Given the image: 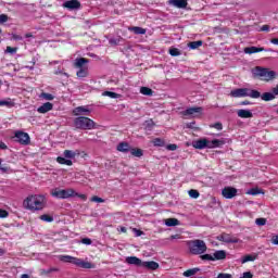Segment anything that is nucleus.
Segmentation results:
<instances>
[{
	"label": "nucleus",
	"mask_w": 278,
	"mask_h": 278,
	"mask_svg": "<svg viewBox=\"0 0 278 278\" xmlns=\"http://www.w3.org/2000/svg\"><path fill=\"white\" fill-rule=\"evenodd\" d=\"M81 243H83V244L90 245V244H92V239H90V238H84V239H81Z\"/></svg>",
	"instance_id": "obj_53"
},
{
	"label": "nucleus",
	"mask_w": 278,
	"mask_h": 278,
	"mask_svg": "<svg viewBox=\"0 0 278 278\" xmlns=\"http://www.w3.org/2000/svg\"><path fill=\"white\" fill-rule=\"evenodd\" d=\"M239 118H253V113L250 110L241 109L237 112Z\"/></svg>",
	"instance_id": "obj_24"
},
{
	"label": "nucleus",
	"mask_w": 278,
	"mask_h": 278,
	"mask_svg": "<svg viewBox=\"0 0 278 278\" xmlns=\"http://www.w3.org/2000/svg\"><path fill=\"white\" fill-rule=\"evenodd\" d=\"M230 97L240 99L242 97H250V99H260L261 94L258 90L249 88H238L230 91Z\"/></svg>",
	"instance_id": "obj_4"
},
{
	"label": "nucleus",
	"mask_w": 278,
	"mask_h": 278,
	"mask_svg": "<svg viewBox=\"0 0 278 278\" xmlns=\"http://www.w3.org/2000/svg\"><path fill=\"white\" fill-rule=\"evenodd\" d=\"M244 53H247L248 55H252V53H262V51H266V49H264V47H255V46H252V47H247L244 48Z\"/></svg>",
	"instance_id": "obj_19"
},
{
	"label": "nucleus",
	"mask_w": 278,
	"mask_h": 278,
	"mask_svg": "<svg viewBox=\"0 0 278 278\" xmlns=\"http://www.w3.org/2000/svg\"><path fill=\"white\" fill-rule=\"evenodd\" d=\"M8 14H0V25H3V23H8L9 21Z\"/></svg>",
	"instance_id": "obj_46"
},
{
	"label": "nucleus",
	"mask_w": 278,
	"mask_h": 278,
	"mask_svg": "<svg viewBox=\"0 0 278 278\" xmlns=\"http://www.w3.org/2000/svg\"><path fill=\"white\" fill-rule=\"evenodd\" d=\"M17 50H18L17 48H12L10 46L7 47V53L14 54L16 53Z\"/></svg>",
	"instance_id": "obj_52"
},
{
	"label": "nucleus",
	"mask_w": 278,
	"mask_h": 278,
	"mask_svg": "<svg viewBox=\"0 0 278 278\" xmlns=\"http://www.w3.org/2000/svg\"><path fill=\"white\" fill-rule=\"evenodd\" d=\"M211 128L217 129V131H223V123L217 122L215 124L210 125Z\"/></svg>",
	"instance_id": "obj_42"
},
{
	"label": "nucleus",
	"mask_w": 278,
	"mask_h": 278,
	"mask_svg": "<svg viewBox=\"0 0 278 278\" xmlns=\"http://www.w3.org/2000/svg\"><path fill=\"white\" fill-rule=\"evenodd\" d=\"M219 242H226V244H238L239 239L238 237L231 236L230 233L223 232L217 237Z\"/></svg>",
	"instance_id": "obj_11"
},
{
	"label": "nucleus",
	"mask_w": 278,
	"mask_h": 278,
	"mask_svg": "<svg viewBox=\"0 0 278 278\" xmlns=\"http://www.w3.org/2000/svg\"><path fill=\"white\" fill-rule=\"evenodd\" d=\"M202 113H203V108L192 106L182 111V116H194V114H202Z\"/></svg>",
	"instance_id": "obj_15"
},
{
	"label": "nucleus",
	"mask_w": 278,
	"mask_h": 278,
	"mask_svg": "<svg viewBox=\"0 0 278 278\" xmlns=\"http://www.w3.org/2000/svg\"><path fill=\"white\" fill-rule=\"evenodd\" d=\"M130 153L135 157H142V155H144V152L140 148H132V149H130Z\"/></svg>",
	"instance_id": "obj_31"
},
{
	"label": "nucleus",
	"mask_w": 278,
	"mask_h": 278,
	"mask_svg": "<svg viewBox=\"0 0 278 278\" xmlns=\"http://www.w3.org/2000/svg\"><path fill=\"white\" fill-rule=\"evenodd\" d=\"M88 62L90 61L86 58H78L74 62V68H85L84 65L88 64Z\"/></svg>",
	"instance_id": "obj_23"
},
{
	"label": "nucleus",
	"mask_w": 278,
	"mask_h": 278,
	"mask_svg": "<svg viewBox=\"0 0 278 278\" xmlns=\"http://www.w3.org/2000/svg\"><path fill=\"white\" fill-rule=\"evenodd\" d=\"M92 203H105V200L103 198H99L98 195H93L91 198Z\"/></svg>",
	"instance_id": "obj_45"
},
{
	"label": "nucleus",
	"mask_w": 278,
	"mask_h": 278,
	"mask_svg": "<svg viewBox=\"0 0 278 278\" xmlns=\"http://www.w3.org/2000/svg\"><path fill=\"white\" fill-rule=\"evenodd\" d=\"M51 110H53V103L46 102L37 109V112L39 114H47V112H51Z\"/></svg>",
	"instance_id": "obj_17"
},
{
	"label": "nucleus",
	"mask_w": 278,
	"mask_h": 278,
	"mask_svg": "<svg viewBox=\"0 0 278 278\" xmlns=\"http://www.w3.org/2000/svg\"><path fill=\"white\" fill-rule=\"evenodd\" d=\"M167 151H177V144L169 143L166 146Z\"/></svg>",
	"instance_id": "obj_50"
},
{
	"label": "nucleus",
	"mask_w": 278,
	"mask_h": 278,
	"mask_svg": "<svg viewBox=\"0 0 278 278\" xmlns=\"http://www.w3.org/2000/svg\"><path fill=\"white\" fill-rule=\"evenodd\" d=\"M187 247L191 255H204L203 253L207 251V244L201 239L188 241Z\"/></svg>",
	"instance_id": "obj_3"
},
{
	"label": "nucleus",
	"mask_w": 278,
	"mask_h": 278,
	"mask_svg": "<svg viewBox=\"0 0 278 278\" xmlns=\"http://www.w3.org/2000/svg\"><path fill=\"white\" fill-rule=\"evenodd\" d=\"M13 40H23V37L16 34L12 35Z\"/></svg>",
	"instance_id": "obj_59"
},
{
	"label": "nucleus",
	"mask_w": 278,
	"mask_h": 278,
	"mask_svg": "<svg viewBox=\"0 0 278 278\" xmlns=\"http://www.w3.org/2000/svg\"><path fill=\"white\" fill-rule=\"evenodd\" d=\"M248 194H251L252 197H257V194H262V189L252 188L248 191Z\"/></svg>",
	"instance_id": "obj_39"
},
{
	"label": "nucleus",
	"mask_w": 278,
	"mask_h": 278,
	"mask_svg": "<svg viewBox=\"0 0 278 278\" xmlns=\"http://www.w3.org/2000/svg\"><path fill=\"white\" fill-rule=\"evenodd\" d=\"M126 264L131 266H142V260L138 258V256H128L126 257Z\"/></svg>",
	"instance_id": "obj_18"
},
{
	"label": "nucleus",
	"mask_w": 278,
	"mask_h": 278,
	"mask_svg": "<svg viewBox=\"0 0 278 278\" xmlns=\"http://www.w3.org/2000/svg\"><path fill=\"white\" fill-rule=\"evenodd\" d=\"M217 278H233V276L231 274L220 273L217 275Z\"/></svg>",
	"instance_id": "obj_51"
},
{
	"label": "nucleus",
	"mask_w": 278,
	"mask_h": 278,
	"mask_svg": "<svg viewBox=\"0 0 278 278\" xmlns=\"http://www.w3.org/2000/svg\"><path fill=\"white\" fill-rule=\"evenodd\" d=\"M14 102L12 100H0V108L5 106V108H14Z\"/></svg>",
	"instance_id": "obj_36"
},
{
	"label": "nucleus",
	"mask_w": 278,
	"mask_h": 278,
	"mask_svg": "<svg viewBox=\"0 0 278 278\" xmlns=\"http://www.w3.org/2000/svg\"><path fill=\"white\" fill-rule=\"evenodd\" d=\"M129 31H134L137 36H144L147 34V29L140 27V26H132L128 28Z\"/></svg>",
	"instance_id": "obj_26"
},
{
	"label": "nucleus",
	"mask_w": 278,
	"mask_h": 278,
	"mask_svg": "<svg viewBox=\"0 0 278 278\" xmlns=\"http://www.w3.org/2000/svg\"><path fill=\"white\" fill-rule=\"evenodd\" d=\"M51 197H54V199H71L75 197V189L54 188L51 190Z\"/></svg>",
	"instance_id": "obj_8"
},
{
	"label": "nucleus",
	"mask_w": 278,
	"mask_h": 278,
	"mask_svg": "<svg viewBox=\"0 0 278 278\" xmlns=\"http://www.w3.org/2000/svg\"><path fill=\"white\" fill-rule=\"evenodd\" d=\"M194 125H197V123L191 122V123L187 124V127H188L189 129H194Z\"/></svg>",
	"instance_id": "obj_60"
},
{
	"label": "nucleus",
	"mask_w": 278,
	"mask_h": 278,
	"mask_svg": "<svg viewBox=\"0 0 278 278\" xmlns=\"http://www.w3.org/2000/svg\"><path fill=\"white\" fill-rule=\"evenodd\" d=\"M255 223H256V225L262 227V226L266 225V218H256Z\"/></svg>",
	"instance_id": "obj_48"
},
{
	"label": "nucleus",
	"mask_w": 278,
	"mask_h": 278,
	"mask_svg": "<svg viewBox=\"0 0 278 278\" xmlns=\"http://www.w3.org/2000/svg\"><path fill=\"white\" fill-rule=\"evenodd\" d=\"M180 238H181L180 235H172V236L169 237V240H179Z\"/></svg>",
	"instance_id": "obj_58"
},
{
	"label": "nucleus",
	"mask_w": 278,
	"mask_h": 278,
	"mask_svg": "<svg viewBox=\"0 0 278 278\" xmlns=\"http://www.w3.org/2000/svg\"><path fill=\"white\" fill-rule=\"evenodd\" d=\"M210 140L207 138H202L193 141L192 147L193 149H199L202 151V149H208Z\"/></svg>",
	"instance_id": "obj_13"
},
{
	"label": "nucleus",
	"mask_w": 278,
	"mask_h": 278,
	"mask_svg": "<svg viewBox=\"0 0 278 278\" xmlns=\"http://www.w3.org/2000/svg\"><path fill=\"white\" fill-rule=\"evenodd\" d=\"M225 140L223 139H213L208 140V149H220V147H224Z\"/></svg>",
	"instance_id": "obj_16"
},
{
	"label": "nucleus",
	"mask_w": 278,
	"mask_h": 278,
	"mask_svg": "<svg viewBox=\"0 0 278 278\" xmlns=\"http://www.w3.org/2000/svg\"><path fill=\"white\" fill-rule=\"evenodd\" d=\"M140 93L143 94L144 97H153V89L149 87H141Z\"/></svg>",
	"instance_id": "obj_30"
},
{
	"label": "nucleus",
	"mask_w": 278,
	"mask_h": 278,
	"mask_svg": "<svg viewBox=\"0 0 278 278\" xmlns=\"http://www.w3.org/2000/svg\"><path fill=\"white\" fill-rule=\"evenodd\" d=\"M144 125H146V129H149V131H151V129L155 127V123H153V119L146 121Z\"/></svg>",
	"instance_id": "obj_43"
},
{
	"label": "nucleus",
	"mask_w": 278,
	"mask_h": 278,
	"mask_svg": "<svg viewBox=\"0 0 278 278\" xmlns=\"http://www.w3.org/2000/svg\"><path fill=\"white\" fill-rule=\"evenodd\" d=\"M110 45H118V39H110Z\"/></svg>",
	"instance_id": "obj_63"
},
{
	"label": "nucleus",
	"mask_w": 278,
	"mask_h": 278,
	"mask_svg": "<svg viewBox=\"0 0 278 278\" xmlns=\"http://www.w3.org/2000/svg\"><path fill=\"white\" fill-rule=\"evenodd\" d=\"M222 195L224 197V199H233L238 195V189H236L235 187H225L222 190Z\"/></svg>",
	"instance_id": "obj_12"
},
{
	"label": "nucleus",
	"mask_w": 278,
	"mask_h": 278,
	"mask_svg": "<svg viewBox=\"0 0 278 278\" xmlns=\"http://www.w3.org/2000/svg\"><path fill=\"white\" fill-rule=\"evenodd\" d=\"M142 268H148V270H157L160 268V264L154 261H148L142 263Z\"/></svg>",
	"instance_id": "obj_20"
},
{
	"label": "nucleus",
	"mask_w": 278,
	"mask_h": 278,
	"mask_svg": "<svg viewBox=\"0 0 278 278\" xmlns=\"http://www.w3.org/2000/svg\"><path fill=\"white\" fill-rule=\"evenodd\" d=\"M189 49H199V47H203V41L202 40H198V41H191L188 43Z\"/></svg>",
	"instance_id": "obj_33"
},
{
	"label": "nucleus",
	"mask_w": 278,
	"mask_h": 278,
	"mask_svg": "<svg viewBox=\"0 0 278 278\" xmlns=\"http://www.w3.org/2000/svg\"><path fill=\"white\" fill-rule=\"evenodd\" d=\"M59 260L65 264H74V266H78V268H92V263L83 261L81 258L75 256L60 255Z\"/></svg>",
	"instance_id": "obj_5"
},
{
	"label": "nucleus",
	"mask_w": 278,
	"mask_h": 278,
	"mask_svg": "<svg viewBox=\"0 0 278 278\" xmlns=\"http://www.w3.org/2000/svg\"><path fill=\"white\" fill-rule=\"evenodd\" d=\"M253 79H260V81H273V79L277 78V72L271 71L266 67L255 66L252 68Z\"/></svg>",
	"instance_id": "obj_2"
},
{
	"label": "nucleus",
	"mask_w": 278,
	"mask_h": 278,
	"mask_svg": "<svg viewBox=\"0 0 278 278\" xmlns=\"http://www.w3.org/2000/svg\"><path fill=\"white\" fill-rule=\"evenodd\" d=\"M79 155V151L64 150L63 156H58L56 162L63 166H73V161Z\"/></svg>",
	"instance_id": "obj_7"
},
{
	"label": "nucleus",
	"mask_w": 278,
	"mask_h": 278,
	"mask_svg": "<svg viewBox=\"0 0 278 278\" xmlns=\"http://www.w3.org/2000/svg\"><path fill=\"white\" fill-rule=\"evenodd\" d=\"M103 97H110L111 99H118V93L114 91H104Z\"/></svg>",
	"instance_id": "obj_40"
},
{
	"label": "nucleus",
	"mask_w": 278,
	"mask_h": 278,
	"mask_svg": "<svg viewBox=\"0 0 278 278\" xmlns=\"http://www.w3.org/2000/svg\"><path fill=\"white\" fill-rule=\"evenodd\" d=\"M199 270H201L199 267L187 269L182 275L184 277H193V275H197Z\"/></svg>",
	"instance_id": "obj_28"
},
{
	"label": "nucleus",
	"mask_w": 278,
	"mask_h": 278,
	"mask_svg": "<svg viewBox=\"0 0 278 278\" xmlns=\"http://www.w3.org/2000/svg\"><path fill=\"white\" fill-rule=\"evenodd\" d=\"M201 260L206 262H217L220 260H227V252L225 250H217L212 254H204L200 256Z\"/></svg>",
	"instance_id": "obj_9"
},
{
	"label": "nucleus",
	"mask_w": 278,
	"mask_h": 278,
	"mask_svg": "<svg viewBox=\"0 0 278 278\" xmlns=\"http://www.w3.org/2000/svg\"><path fill=\"white\" fill-rule=\"evenodd\" d=\"M0 170L1 173H8L10 170V167L5 164H1V159H0Z\"/></svg>",
	"instance_id": "obj_47"
},
{
	"label": "nucleus",
	"mask_w": 278,
	"mask_h": 278,
	"mask_svg": "<svg viewBox=\"0 0 278 278\" xmlns=\"http://www.w3.org/2000/svg\"><path fill=\"white\" fill-rule=\"evenodd\" d=\"M74 197H78L79 199H83V201H86L87 197L86 194L77 193L74 191Z\"/></svg>",
	"instance_id": "obj_56"
},
{
	"label": "nucleus",
	"mask_w": 278,
	"mask_h": 278,
	"mask_svg": "<svg viewBox=\"0 0 278 278\" xmlns=\"http://www.w3.org/2000/svg\"><path fill=\"white\" fill-rule=\"evenodd\" d=\"M169 55H172V58H177V56L181 55V50L177 49V48H170Z\"/></svg>",
	"instance_id": "obj_37"
},
{
	"label": "nucleus",
	"mask_w": 278,
	"mask_h": 278,
	"mask_svg": "<svg viewBox=\"0 0 278 278\" xmlns=\"http://www.w3.org/2000/svg\"><path fill=\"white\" fill-rule=\"evenodd\" d=\"M10 216V213L5 210L0 208V218H8Z\"/></svg>",
	"instance_id": "obj_49"
},
{
	"label": "nucleus",
	"mask_w": 278,
	"mask_h": 278,
	"mask_svg": "<svg viewBox=\"0 0 278 278\" xmlns=\"http://www.w3.org/2000/svg\"><path fill=\"white\" fill-rule=\"evenodd\" d=\"M169 3L175 8L186 9L188 8V0H169Z\"/></svg>",
	"instance_id": "obj_22"
},
{
	"label": "nucleus",
	"mask_w": 278,
	"mask_h": 278,
	"mask_svg": "<svg viewBox=\"0 0 278 278\" xmlns=\"http://www.w3.org/2000/svg\"><path fill=\"white\" fill-rule=\"evenodd\" d=\"M23 205L26 210L38 212L40 210H45V205H47V198L42 194L29 195L24 200Z\"/></svg>",
	"instance_id": "obj_1"
},
{
	"label": "nucleus",
	"mask_w": 278,
	"mask_h": 278,
	"mask_svg": "<svg viewBox=\"0 0 278 278\" xmlns=\"http://www.w3.org/2000/svg\"><path fill=\"white\" fill-rule=\"evenodd\" d=\"M81 114H86L88 116V114H90V110L86 106H77L73 110L74 116H81Z\"/></svg>",
	"instance_id": "obj_21"
},
{
	"label": "nucleus",
	"mask_w": 278,
	"mask_h": 278,
	"mask_svg": "<svg viewBox=\"0 0 278 278\" xmlns=\"http://www.w3.org/2000/svg\"><path fill=\"white\" fill-rule=\"evenodd\" d=\"M153 147H166V141L162 138H155L152 140Z\"/></svg>",
	"instance_id": "obj_34"
},
{
	"label": "nucleus",
	"mask_w": 278,
	"mask_h": 278,
	"mask_svg": "<svg viewBox=\"0 0 278 278\" xmlns=\"http://www.w3.org/2000/svg\"><path fill=\"white\" fill-rule=\"evenodd\" d=\"M165 225L167 227H177V225H179V219H177V218H167L165 220Z\"/></svg>",
	"instance_id": "obj_32"
},
{
	"label": "nucleus",
	"mask_w": 278,
	"mask_h": 278,
	"mask_svg": "<svg viewBox=\"0 0 278 278\" xmlns=\"http://www.w3.org/2000/svg\"><path fill=\"white\" fill-rule=\"evenodd\" d=\"M63 8L66 10H79L81 2H79V0H68L63 3Z\"/></svg>",
	"instance_id": "obj_14"
},
{
	"label": "nucleus",
	"mask_w": 278,
	"mask_h": 278,
	"mask_svg": "<svg viewBox=\"0 0 278 278\" xmlns=\"http://www.w3.org/2000/svg\"><path fill=\"white\" fill-rule=\"evenodd\" d=\"M257 255L248 254L241 258V264H247V262H255Z\"/></svg>",
	"instance_id": "obj_29"
},
{
	"label": "nucleus",
	"mask_w": 278,
	"mask_h": 278,
	"mask_svg": "<svg viewBox=\"0 0 278 278\" xmlns=\"http://www.w3.org/2000/svg\"><path fill=\"white\" fill-rule=\"evenodd\" d=\"M13 140L15 142H18V144H23L24 147H27L31 142V138L29 137V134L16 130L13 136Z\"/></svg>",
	"instance_id": "obj_10"
},
{
	"label": "nucleus",
	"mask_w": 278,
	"mask_h": 278,
	"mask_svg": "<svg viewBox=\"0 0 278 278\" xmlns=\"http://www.w3.org/2000/svg\"><path fill=\"white\" fill-rule=\"evenodd\" d=\"M42 99H45L46 101H53V99H55V97H53V94L51 93H47V92H42L41 93Z\"/></svg>",
	"instance_id": "obj_44"
},
{
	"label": "nucleus",
	"mask_w": 278,
	"mask_h": 278,
	"mask_svg": "<svg viewBox=\"0 0 278 278\" xmlns=\"http://www.w3.org/2000/svg\"><path fill=\"white\" fill-rule=\"evenodd\" d=\"M119 231H122V233H127V228L125 226H121Z\"/></svg>",
	"instance_id": "obj_64"
},
{
	"label": "nucleus",
	"mask_w": 278,
	"mask_h": 278,
	"mask_svg": "<svg viewBox=\"0 0 278 278\" xmlns=\"http://www.w3.org/2000/svg\"><path fill=\"white\" fill-rule=\"evenodd\" d=\"M97 123L86 116H79L74 118V127L76 129L90 130L96 128Z\"/></svg>",
	"instance_id": "obj_6"
},
{
	"label": "nucleus",
	"mask_w": 278,
	"mask_h": 278,
	"mask_svg": "<svg viewBox=\"0 0 278 278\" xmlns=\"http://www.w3.org/2000/svg\"><path fill=\"white\" fill-rule=\"evenodd\" d=\"M0 149L2 150L8 149V144H5V142L0 141Z\"/></svg>",
	"instance_id": "obj_62"
},
{
	"label": "nucleus",
	"mask_w": 278,
	"mask_h": 278,
	"mask_svg": "<svg viewBox=\"0 0 278 278\" xmlns=\"http://www.w3.org/2000/svg\"><path fill=\"white\" fill-rule=\"evenodd\" d=\"M117 151L121 153H129V151H131V147L127 142H121L117 144Z\"/></svg>",
	"instance_id": "obj_25"
},
{
	"label": "nucleus",
	"mask_w": 278,
	"mask_h": 278,
	"mask_svg": "<svg viewBox=\"0 0 278 278\" xmlns=\"http://www.w3.org/2000/svg\"><path fill=\"white\" fill-rule=\"evenodd\" d=\"M76 75L79 78L88 77V67L79 68V71H77Z\"/></svg>",
	"instance_id": "obj_35"
},
{
	"label": "nucleus",
	"mask_w": 278,
	"mask_h": 278,
	"mask_svg": "<svg viewBox=\"0 0 278 278\" xmlns=\"http://www.w3.org/2000/svg\"><path fill=\"white\" fill-rule=\"evenodd\" d=\"M260 98L262 99V101H274L275 97H277L276 94H274V92H264L262 94V92H260Z\"/></svg>",
	"instance_id": "obj_27"
},
{
	"label": "nucleus",
	"mask_w": 278,
	"mask_h": 278,
	"mask_svg": "<svg viewBox=\"0 0 278 278\" xmlns=\"http://www.w3.org/2000/svg\"><path fill=\"white\" fill-rule=\"evenodd\" d=\"M40 220H43L45 223H53V216L43 214L40 216Z\"/></svg>",
	"instance_id": "obj_41"
},
{
	"label": "nucleus",
	"mask_w": 278,
	"mask_h": 278,
	"mask_svg": "<svg viewBox=\"0 0 278 278\" xmlns=\"http://www.w3.org/2000/svg\"><path fill=\"white\" fill-rule=\"evenodd\" d=\"M271 244L278 245V235H274L270 239Z\"/></svg>",
	"instance_id": "obj_54"
},
{
	"label": "nucleus",
	"mask_w": 278,
	"mask_h": 278,
	"mask_svg": "<svg viewBox=\"0 0 278 278\" xmlns=\"http://www.w3.org/2000/svg\"><path fill=\"white\" fill-rule=\"evenodd\" d=\"M188 193L191 199H199V197H201V193H199L197 189H191Z\"/></svg>",
	"instance_id": "obj_38"
},
{
	"label": "nucleus",
	"mask_w": 278,
	"mask_h": 278,
	"mask_svg": "<svg viewBox=\"0 0 278 278\" xmlns=\"http://www.w3.org/2000/svg\"><path fill=\"white\" fill-rule=\"evenodd\" d=\"M240 105H251V101L249 100L241 101Z\"/></svg>",
	"instance_id": "obj_61"
},
{
	"label": "nucleus",
	"mask_w": 278,
	"mask_h": 278,
	"mask_svg": "<svg viewBox=\"0 0 278 278\" xmlns=\"http://www.w3.org/2000/svg\"><path fill=\"white\" fill-rule=\"evenodd\" d=\"M240 278H253V274H251V271H245Z\"/></svg>",
	"instance_id": "obj_55"
},
{
	"label": "nucleus",
	"mask_w": 278,
	"mask_h": 278,
	"mask_svg": "<svg viewBox=\"0 0 278 278\" xmlns=\"http://www.w3.org/2000/svg\"><path fill=\"white\" fill-rule=\"evenodd\" d=\"M261 31H270V26H268V25H263V26L261 27Z\"/></svg>",
	"instance_id": "obj_57"
}]
</instances>
